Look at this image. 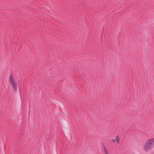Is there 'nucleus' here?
Returning a JSON list of instances; mask_svg holds the SVG:
<instances>
[{
  "label": "nucleus",
  "instance_id": "nucleus-1",
  "mask_svg": "<svg viewBox=\"0 0 154 154\" xmlns=\"http://www.w3.org/2000/svg\"><path fill=\"white\" fill-rule=\"evenodd\" d=\"M154 147V138L147 140L144 144L143 149L146 152H149Z\"/></svg>",
  "mask_w": 154,
  "mask_h": 154
},
{
  "label": "nucleus",
  "instance_id": "nucleus-2",
  "mask_svg": "<svg viewBox=\"0 0 154 154\" xmlns=\"http://www.w3.org/2000/svg\"><path fill=\"white\" fill-rule=\"evenodd\" d=\"M10 81L11 85L14 88V90L15 91L17 90L18 87L17 82L15 79L11 75L10 76Z\"/></svg>",
  "mask_w": 154,
  "mask_h": 154
},
{
  "label": "nucleus",
  "instance_id": "nucleus-3",
  "mask_svg": "<svg viewBox=\"0 0 154 154\" xmlns=\"http://www.w3.org/2000/svg\"><path fill=\"white\" fill-rule=\"evenodd\" d=\"M115 139L116 142L118 143H119L120 140L119 136V135L116 136V137Z\"/></svg>",
  "mask_w": 154,
  "mask_h": 154
},
{
  "label": "nucleus",
  "instance_id": "nucleus-4",
  "mask_svg": "<svg viewBox=\"0 0 154 154\" xmlns=\"http://www.w3.org/2000/svg\"><path fill=\"white\" fill-rule=\"evenodd\" d=\"M105 154H109L108 152L106 149H105Z\"/></svg>",
  "mask_w": 154,
  "mask_h": 154
},
{
  "label": "nucleus",
  "instance_id": "nucleus-5",
  "mask_svg": "<svg viewBox=\"0 0 154 154\" xmlns=\"http://www.w3.org/2000/svg\"><path fill=\"white\" fill-rule=\"evenodd\" d=\"M111 141L113 143H115L116 141V140L114 139H112L111 140Z\"/></svg>",
  "mask_w": 154,
  "mask_h": 154
}]
</instances>
